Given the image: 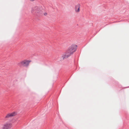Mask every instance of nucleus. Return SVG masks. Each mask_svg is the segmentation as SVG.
<instances>
[{
	"label": "nucleus",
	"instance_id": "nucleus-1",
	"mask_svg": "<svg viewBox=\"0 0 129 129\" xmlns=\"http://www.w3.org/2000/svg\"><path fill=\"white\" fill-rule=\"evenodd\" d=\"M77 46V45L74 44L72 45L67 50L65 54L62 56L63 59L68 58L76 50Z\"/></svg>",
	"mask_w": 129,
	"mask_h": 129
},
{
	"label": "nucleus",
	"instance_id": "nucleus-2",
	"mask_svg": "<svg viewBox=\"0 0 129 129\" xmlns=\"http://www.w3.org/2000/svg\"><path fill=\"white\" fill-rule=\"evenodd\" d=\"M30 60H24L21 61L18 64V65L20 67L22 66H28Z\"/></svg>",
	"mask_w": 129,
	"mask_h": 129
},
{
	"label": "nucleus",
	"instance_id": "nucleus-3",
	"mask_svg": "<svg viewBox=\"0 0 129 129\" xmlns=\"http://www.w3.org/2000/svg\"><path fill=\"white\" fill-rule=\"evenodd\" d=\"M16 114L17 113L16 112H15L11 113L8 114L6 116L5 118H9L10 117L15 116Z\"/></svg>",
	"mask_w": 129,
	"mask_h": 129
},
{
	"label": "nucleus",
	"instance_id": "nucleus-4",
	"mask_svg": "<svg viewBox=\"0 0 129 129\" xmlns=\"http://www.w3.org/2000/svg\"><path fill=\"white\" fill-rule=\"evenodd\" d=\"M11 123H6L4 125L3 129H9L11 127Z\"/></svg>",
	"mask_w": 129,
	"mask_h": 129
},
{
	"label": "nucleus",
	"instance_id": "nucleus-5",
	"mask_svg": "<svg viewBox=\"0 0 129 129\" xmlns=\"http://www.w3.org/2000/svg\"><path fill=\"white\" fill-rule=\"evenodd\" d=\"M34 11L35 13H37V15H38V14L40 13V9L39 7H36L34 9H32V12L33 13V11Z\"/></svg>",
	"mask_w": 129,
	"mask_h": 129
},
{
	"label": "nucleus",
	"instance_id": "nucleus-6",
	"mask_svg": "<svg viewBox=\"0 0 129 129\" xmlns=\"http://www.w3.org/2000/svg\"><path fill=\"white\" fill-rule=\"evenodd\" d=\"M80 5L79 4H78L75 6V11L76 12H78L80 11Z\"/></svg>",
	"mask_w": 129,
	"mask_h": 129
},
{
	"label": "nucleus",
	"instance_id": "nucleus-7",
	"mask_svg": "<svg viewBox=\"0 0 129 129\" xmlns=\"http://www.w3.org/2000/svg\"><path fill=\"white\" fill-rule=\"evenodd\" d=\"M47 14V13H45L44 14V15H46Z\"/></svg>",
	"mask_w": 129,
	"mask_h": 129
},
{
	"label": "nucleus",
	"instance_id": "nucleus-8",
	"mask_svg": "<svg viewBox=\"0 0 129 129\" xmlns=\"http://www.w3.org/2000/svg\"><path fill=\"white\" fill-rule=\"evenodd\" d=\"M29 0L33 2V1H34L35 0Z\"/></svg>",
	"mask_w": 129,
	"mask_h": 129
}]
</instances>
